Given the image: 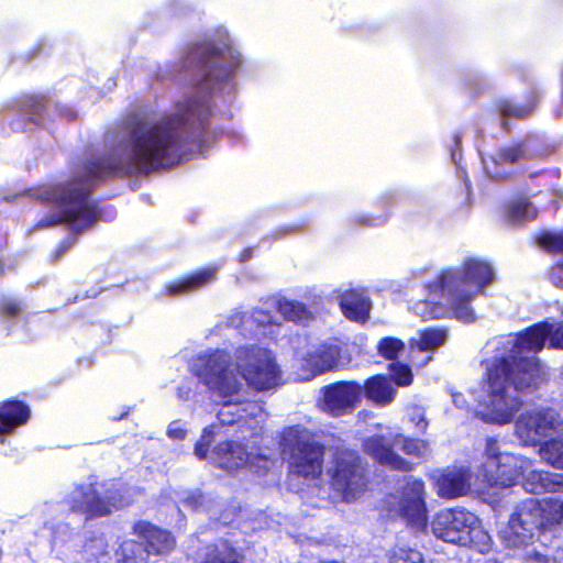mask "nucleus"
Listing matches in <instances>:
<instances>
[{"mask_svg":"<svg viewBox=\"0 0 563 563\" xmlns=\"http://www.w3.org/2000/svg\"><path fill=\"white\" fill-rule=\"evenodd\" d=\"M340 349L333 343L313 345L300 360L298 378L310 380L338 365Z\"/></svg>","mask_w":563,"mask_h":563,"instance_id":"15","label":"nucleus"},{"mask_svg":"<svg viewBox=\"0 0 563 563\" xmlns=\"http://www.w3.org/2000/svg\"><path fill=\"white\" fill-rule=\"evenodd\" d=\"M240 65L241 54L222 29L187 48L180 69L192 70V77L184 98L169 115L157 120L143 117V167H170L194 148L202 151L212 107L218 99L227 101L233 95Z\"/></svg>","mask_w":563,"mask_h":563,"instance_id":"1","label":"nucleus"},{"mask_svg":"<svg viewBox=\"0 0 563 563\" xmlns=\"http://www.w3.org/2000/svg\"><path fill=\"white\" fill-rule=\"evenodd\" d=\"M217 269L206 268L166 286L170 296H183L196 291L216 279Z\"/></svg>","mask_w":563,"mask_h":563,"instance_id":"26","label":"nucleus"},{"mask_svg":"<svg viewBox=\"0 0 563 563\" xmlns=\"http://www.w3.org/2000/svg\"><path fill=\"white\" fill-rule=\"evenodd\" d=\"M395 441L396 445H399L408 455L426 457L430 452L429 443L424 440L409 439L397 434L395 435Z\"/></svg>","mask_w":563,"mask_h":563,"instance_id":"36","label":"nucleus"},{"mask_svg":"<svg viewBox=\"0 0 563 563\" xmlns=\"http://www.w3.org/2000/svg\"><path fill=\"white\" fill-rule=\"evenodd\" d=\"M55 108L58 111L59 115L67 120H71L76 117V112L69 107L56 106Z\"/></svg>","mask_w":563,"mask_h":563,"instance_id":"49","label":"nucleus"},{"mask_svg":"<svg viewBox=\"0 0 563 563\" xmlns=\"http://www.w3.org/2000/svg\"><path fill=\"white\" fill-rule=\"evenodd\" d=\"M531 466L525 456L503 454L483 464V477L492 487H509Z\"/></svg>","mask_w":563,"mask_h":563,"instance_id":"14","label":"nucleus"},{"mask_svg":"<svg viewBox=\"0 0 563 563\" xmlns=\"http://www.w3.org/2000/svg\"><path fill=\"white\" fill-rule=\"evenodd\" d=\"M507 214L512 222L530 221L537 217V210L526 199H518L509 205Z\"/></svg>","mask_w":563,"mask_h":563,"instance_id":"35","label":"nucleus"},{"mask_svg":"<svg viewBox=\"0 0 563 563\" xmlns=\"http://www.w3.org/2000/svg\"><path fill=\"white\" fill-rule=\"evenodd\" d=\"M433 534L448 543L473 547L485 553L490 548V536L478 518L462 508L444 509L437 514L431 525Z\"/></svg>","mask_w":563,"mask_h":563,"instance_id":"7","label":"nucleus"},{"mask_svg":"<svg viewBox=\"0 0 563 563\" xmlns=\"http://www.w3.org/2000/svg\"><path fill=\"white\" fill-rule=\"evenodd\" d=\"M278 312L286 319L297 323H306L312 318V313L306 306L296 300L279 299L276 301Z\"/></svg>","mask_w":563,"mask_h":563,"instance_id":"30","label":"nucleus"},{"mask_svg":"<svg viewBox=\"0 0 563 563\" xmlns=\"http://www.w3.org/2000/svg\"><path fill=\"white\" fill-rule=\"evenodd\" d=\"M395 437L372 435L364 440L363 449L379 464L397 471H410L411 463L394 452Z\"/></svg>","mask_w":563,"mask_h":563,"instance_id":"18","label":"nucleus"},{"mask_svg":"<svg viewBox=\"0 0 563 563\" xmlns=\"http://www.w3.org/2000/svg\"><path fill=\"white\" fill-rule=\"evenodd\" d=\"M340 307L343 314L356 322H365L369 317L372 302L363 289H350L340 294Z\"/></svg>","mask_w":563,"mask_h":563,"instance_id":"22","label":"nucleus"},{"mask_svg":"<svg viewBox=\"0 0 563 563\" xmlns=\"http://www.w3.org/2000/svg\"><path fill=\"white\" fill-rule=\"evenodd\" d=\"M203 563H240L238 554L228 542L210 545L207 549Z\"/></svg>","mask_w":563,"mask_h":563,"instance_id":"34","label":"nucleus"},{"mask_svg":"<svg viewBox=\"0 0 563 563\" xmlns=\"http://www.w3.org/2000/svg\"><path fill=\"white\" fill-rule=\"evenodd\" d=\"M190 368L201 384L224 400L217 417L228 426L240 423L244 413L255 416L261 410L256 404L240 401L244 382L257 390H268L282 379L272 352L257 345L240 346L234 356L223 350L200 354Z\"/></svg>","mask_w":563,"mask_h":563,"instance_id":"4","label":"nucleus"},{"mask_svg":"<svg viewBox=\"0 0 563 563\" xmlns=\"http://www.w3.org/2000/svg\"><path fill=\"white\" fill-rule=\"evenodd\" d=\"M540 456L555 468H563V432L545 441L539 450Z\"/></svg>","mask_w":563,"mask_h":563,"instance_id":"31","label":"nucleus"},{"mask_svg":"<svg viewBox=\"0 0 563 563\" xmlns=\"http://www.w3.org/2000/svg\"><path fill=\"white\" fill-rule=\"evenodd\" d=\"M550 340V346L563 350V323H537L517 334L493 338L484 346L482 364L486 371V422L508 423L522 406L520 394L537 388L544 369L536 356Z\"/></svg>","mask_w":563,"mask_h":563,"instance_id":"3","label":"nucleus"},{"mask_svg":"<svg viewBox=\"0 0 563 563\" xmlns=\"http://www.w3.org/2000/svg\"><path fill=\"white\" fill-rule=\"evenodd\" d=\"M191 395V389L188 386H179L177 388V396L179 399L188 400Z\"/></svg>","mask_w":563,"mask_h":563,"instance_id":"53","label":"nucleus"},{"mask_svg":"<svg viewBox=\"0 0 563 563\" xmlns=\"http://www.w3.org/2000/svg\"><path fill=\"white\" fill-rule=\"evenodd\" d=\"M538 100L539 92L536 90L531 91L528 104H518L507 99L499 100L497 103V110L504 129L508 130V121L510 119H525L529 117L536 109Z\"/></svg>","mask_w":563,"mask_h":563,"instance_id":"27","label":"nucleus"},{"mask_svg":"<svg viewBox=\"0 0 563 563\" xmlns=\"http://www.w3.org/2000/svg\"><path fill=\"white\" fill-rule=\"evenodd\" d=\"M563 521V501L558 499L527 498L510 514L508 523L499 536L508 548L528 544L539 530H551Z\"/></svg>","mask_w":563,"mask_h":563,"instance_id":"6","label":"nucleus"},{"mask_svg":"<svg viewBox=\"0 0 563 563\" xmlns=\"http://www.w3.org/2000/svg\"><path fill=\"white\" fill-rule=\"evenodd\" d=\"M394 382L398 386H409L412 383V373L409 366L400 363L389 365Z\"/></svg>","mask_w":563,"mask_h":563,"instance_id":"40","label":"nucleus"},{"mask_svg":"<svg viewBox=\"0 0 563 563\" xmlns=\"http://www.w3.org/2000/svg\"><path fill=\"white\" fill-rule=\"evenodd\" d=\"M133 492L118 483L110 485L89 482L77 485L68 497V504L73 511L87 517H101L130 505L133 500Z\"/></svg>","mask_w":563,"mask_h":563,"instance_id":"8","label":"nucleus"},{"mask_svg":"<svg viewBox=\"0 0 563 563\" xmlns=\"http://www.w3.org/2000/svg\"><path fill=\"white\" fill-rule=\"evenodd\" d=\"M106 548V543L102 538H95L86 542L85 552L91 556H98V554H103Z\"/></svg>","mask_w":563,"mask_h":563,"instance_id":"44","label":"nucleus"},{"mask_svg":"<svg viewBox=\"0 0 563 563\" xmlns=\"http://www.w3.org/2000/svg\"><path fill=\"white\" fill-rule=\"evenodd\" d=\"M390 563H423V559L415 549L398 547L393 551Z\"/></svg>","mask_w":563,"mask_h":563,"instance_id":"39","label":"nucleus"},{"mask_svg":"<svg viewBox=\"0 0 563 563\" xmlns=\"http://www.w3.org/2000/svg\"><path fill=\"white\" fill-rule=\"evenodd\" d=\"M363 388L366 397L380 406L390 404L396 394L391 380L382 375L368 378Z\"/></svg>","mask_w":563,"mask_h":563,"instance_id":"28","label":"nucleus"},{"mask_svg":"<svg viewBox=\"0 0 563 563\" xmlns=\"http://www.w3.org/2000/svg\"><path fill=\"white\" fill-rule=\"evenodd\" d=\"M556 117H561L562 115V111L561 110H558L556 113H555Z\"/></svg>","mask_w":563,"mask_h":563,"instance_id":"58","label":"nucleus"},{"mask_svg":"<svg viewBox=\"0 0 563 563\" xmlns=\"http://www.w3.org/2000/svg\"><path fill=\"white\" fill-rule=\"evenodd\" d=\"M494 279L492 266L470 258L461 268L448 269L426 285L428 299L417 301L412 310L424 320L443 318L449 313L465 323L476 320L471 302Z\"/></svg>","mask_w":563,"mask_h":563,"instance_id":"5","label":"nucleus"},{"mask_svg":"<svg viewBox=\"0 0 563 563\" xmlns=\"http://www.w3.org/2000/svg\"><path fill=\"white\" fill-rule=\"evenodd\" d=\"M499 451L498 442L495 439H487L485 446V455L487 457L486 462L490 460H499L500 455H503Z\"/></svg>","mask_w":563,"mask_h":563,"instance_id":"45","label":"nucleus"},{"mask_svg":"<svg viewBox=\"0 0 563 563\" xmlns=\"http://www.w3.org/2000/svg\"><path fill=\"white\" fill-rule=\"evenodd\" d=\"M539 245L549 252L562 254V258L553 269V277L563 283V232L542 234L539 238Z\"/></svg>","mask_w":563,"mask_h":563,"instance_id":"33","label":"nucleus"},{"mask_svg":"<svg viewBox=\"0 0 563 563\" xmlns=\"http://www.w3.org/2000/svg\"><path fill=\"white\" fill-rule=\"evenodd\" d=\"M76 242L73 235L67 236L57 247L53 254V261H58Z\"/></svg>","mask_w":563,"mask_h":563,"instance_id":"47","label":"nucleus"},{"mask_svg":"<svg viewBox=\"0 0 563 563\" xmlns=\"http://www.w3.org/2000/svg\"><path fill=\"white\" fill-rule=\"evenodd\" d=\"M533 563H563V549H558L552 558L536 553Z\"/></svg>","mask_w":563,"mask_h":563,"instance_id":"46","label":"nucleus"},{"mask_svg":"<svg viewBox=\"0 0 563 563\" xmlns=\"http://www.w3.org/2000/svg\"><path fill=\"white\" fill-rule=\"evenodd\" d=\"M30 419V408L18 400L0 405V437L12 433Z\"/></svg>","mask_w":563,"mask_h":563,"instance_id":"24","label":"nucleus"},{"mask_svg":"<svg viewBox=\"0 0 563 563\" xmlns=\"http://www.w3.org/2000/svg\"><path fill=\"white\" fill-rule=\"evenodd\" d=\"M334 488L341 492L346 500L355 498L364 490L367 478L365 464L356 452L339 450L335 454V467L332 475Z\"/></svg>","mask_w":563,"mask_h":563,"instance_id":"13","label":"nucleus"},{"mask_svg":"<svg viewBox=\"0 0 563 563\" xmlns=\"http://www.w3.org/2000/svg\"><path fill=\"white\" fill-rule=\"evenodd\" d=\"M175 540L170 532L152 525H143V550L147 554L163 555L173 550Z\"/></svg>","mask_w":563,"mask_h":563,"instance_id":"25","label":"nucleus"},{"mask_svg":"<svg viewBox=\"0 0 563 563\" xmlns=\"http://www.w3.org/2000/svg\"><path fill=\"white\" fill-rule=\"evenodd\" d=\"M424 495V483L421 479L409 476L401 486L399 496L393 497L390 511L401 517L417 530L424 529L428 521Z\"/></svg>","mask_w":563,"mask_h":563,"instance_id":"12","label":"nucleus"},{"mask_svg":"<svg viewBox=\"0 0 563 563\" xmlns=\"http://www.w3.org/2000/svg\"><path fill=\"white\" fill-rule=\"evenodd\" d=\"M48 111L46 101L42 98H27L16 109L10 110L4 118L14 131H23L27 125L45 126V115Z\"/></svg>","mask_w":563,"mask_h":563,"instance_id":"20","label":"nucleus"},{"mask_svg":"<svg viewBox=\"0 0 563 563\" xmlns=\"http://www.w3.org/2000/svg\"><path fill=\"white\" fill-rule=\"evenodd\" d=\"M453 141H454V147L451 150V158L453 161L454 164H457V159H459V147H460V144H461V136L459 134H455L454 137H453Z\"/></svg>","mask_w":563,"mask_h":563,"instance_id":"50","label":"nucleus"},{"mask_svg":"<svg viewBox=\"0 0 563 563\" xmlns=\"http://www.w3.org/2000/svg\"><path fill=\"white\" fill-rule=\"evenodd\" d=\"M563 432V420L550 407H534L522 412L515 423V433L523 445L543 444Z\"/></svg>","mask_w":563,"mask_h":563,"instance_id":"10","label":"nucleus"},{"mask_svg":"<svg viewBox=\"0 0 563 563\" xmlns=\"http://www.w3.org/2000/svg\"><path fill=\"white\" fill-rule=\"evenodd\" d=\"M522 487L530 494L563 493V474L537 471L532 465L521 474Z\"/></svg>","mask_w":563,"mask_h":563,"instance_id":"21","label":"nucleus"},{"mask_svg":"<svg viewBox=\"0 0 563 563\" xmlns=\"http://www.w3.org/2000/svg\"><path fill=\"white\" fill-rule=\"evenodd\" d=\"M386 220V217L382 218V217H378V218H367L363 221V224H366V225H371V227H377V225H380L385 222Z\"/></svg>","mask_w":563,"mask_h":563,"instance_id":"54","label":"nucleus"},{"mask_svg":"<svg viewBox=\"0 0 563 563\" xmlns=\"http://www.w3.org/2000/svg\"><path fill=\"white\" fill-rule=\"evenodd\" d=\"M141 544L129 540L124 541L117 551L118 563H140Z\"/></svg>","mask_w":563,"mask_h":563,"instance_id":"37","label":"nucleus"},{"mask_svg":"<svg viewBox=\"0 0 563 563\" xmlns=\"http://www.w3.org/2000/svg\"><path fill=\"white\" fill-rule=\"evenodd\" d=\"M180 500L185 507L195 511L211 512L217 506V500L213 496L198 489L185 492Z\"/></svg>","mask_w":563,"mask_h":563,"instance_id":"32","label":"nucleus"},{"mask_svg":"<svg viewBox=\"0 0 563 563\" xmlns=\"http://www.w3.org/2000/svg\"><path fill=\"white\" fill-rule=\"evenodd\" d=\"M252 252H253V251H252V249H246V250L242 253L240 261H241L242 263L247 262V261L252 257Z\"/></svg>","mask_w":563,"mask_h":563,"instance_id":"55","label":"nucleus"},{"mask_svg":"<svg viewBox=\"0 0 563 563\" xmlns=\"http://www.w3.org/2000/svg\"><path fill=\"white\" fill-rule=\"evenodd\" d=\"M454 405L457 408H466L467 407V400L465 399L464 395L461 393L453 391L451 394Z\"/></svg>","mask_w":563,"mask_h":563,"instance_id":"51","label":"nucleus"},{"mask_svg":"<svg viewBox=\"0 0 563 563\" xmlns=\"http://www.w3.org/2000/svg\"><path fill=\"white\" fill-rule=\"evenodd\" d=\"M21 306L19 302L14 300L4 301L1 308V318L3 322H9L10 320H20Z\"/></svg>","mask_w":563,"mask_h":563,"instance_id":"41","label":"nucleus"},{"mask_svg":"<svg viewBox=\"0 0 563 563\" xmlns=\"http://www.w3.org/2000/svg\"><path fill=\"white\" fill-rule=\"evenodd\" d=\"M103 153L90 150L73 167L69 180L58 185H43L26 195L49 208L34 230L66 224L71 232L81 233L97 220L98 210L90 199L93 186L120 173L128 176L141 172V113L129 112L104 139Z\"/></svg>","mask_w":563,"mask_h":563,"instance_id":"2","label":"nucleus"},{"mask_svg":"<svg viewBox=\"0 0 563 563\" xmlns=\"http://www.w3.org/2000/svg\"><path fill=\"white\" fill-rule=\"evenodd\" d=\"M187 430L185 424L180 420H175L169 423L167 429V435L173 440H184L186 438Z\"/></svg>","mask_w":563,"mask_h":563,"instance_id":"43","label":"nucleus"},{"mask_svg":"<svg viewBox=\"0 0 563 563\" xmlns=\"http://www.w3.org/2000/svg\"><path fill=\"white\" fill-rule=\"evenodd\" d=\"M129 415V409H124L119 416H112V420L124 419Z\"/></svg>","mask_w":563,"mask_h":563,"instance_id":"56","label":"nucleus"},{"mask_svg":"<svg viewBox=\"0 0 563 563\" xmlns=\"http://www.w3.org/2000/svg\"><path fill=\"white\" fill-rule=\"evenodd\" d=\"M279 445L283 454L289 457L294 473L306 478H316L321 474L323 445L307 428L292 426L285 429Z\"/></svg>","mask_w":563,"mask_h":563,"instance_id":"9","label":"nucleus"},{"mask_svg":"<svg viewBox=\"0 0 563 563\" xmlns=\"http://www.w3.org/2000/svg\"><path fill=\"white\" fill-rule=\"evenodd\" d=\"M208 448L209 446H206L205 445V442H200L198 441L195 445V455L200 459V460H203L206 459L207 456V452H208Z\"/></svg>","mask_w":563,"mask_h":563,"instance_id":"52","label":"nucleus"},{"mask_svg":"<svg viewBox=\"0 0 563 563\" xmlns=\"http://www.w3.org/2000/svg\"><path fill=\"white\" fill-rule=\"evenodd\" d=\"M448 339V331L444 328H429L419 333L418 339L411 340V347L419 352L435 351L442 346Z\"/></svg>","mask_w":563,"mask_h":563,"instance_id":"29","label":"nucleus"},{"mask_svg":"<svg viewBox=\"0 0 563 563\" xmlns=\"http://www.w3.org/2000/svg\"><path fill=\"white\" fill-rule=\"evenodd\" d=\"M363 387L354 382H339L324 387L322 409L332 416L352 411L361 399Z\"/></svg>","mask_w":563,"mask_h":563,"instance_id":"16","label":"nucleus"},{"mask_svg":"<svg viewBox=\"0 0 563 563\" xmlns=\"http://www.w3.org/2000/svg\"><path fill=\"white\" fill-rule=\"evenodd\" d=\"M214 454L221 468L235 471L245 466L251 457L242 443L225 441L214 448Z\"/></svg>","mask_w":563,"mask_h":563,"instance_id":"23","label":"nucleus"},{"mask_svg":"<svg viewBox=\"0 0 563 563\" xmlns=\"http://www.w3.org/2000/svg\"><path fill=\"white\" fill-rule=\"evenodd\" d=\"M409 419L411 422H413L417 427V429L424 433L428 428V421L426 419V411L424 408L420 406H412L409 409Z\"/></svg>","mask_w":563,"mask_h":563,"instance_id":"42","label":"nucleus"},{"mask_svg":"<svg viewBox=\"0 0 563 563\" xmlns=\"http://www.w3.org/2000/svg\"><path fill=\"white\" fill-rule=\"evenodd\" d=\"M473 473L467 467H453L434 476L437 495L445 499L465 496L471 490Z\"/></svg>","mask_w":563,"mask_h":563,"instance_id":"19","label":"nucleus"},{"mask_svg":"<svg viewBox=\"0 0 563 563\" xmlns=\"http://www.w3.org/2000/svg\"><path fill=\"white\" fill-rule=\"evenodd\" d=\"M549 145L539 135H529L522 142L500 147L494 155L484 159V168L494 179L510 175V165L522 159L544 157L550 154Z\"/></svg>","mask_w":563,"mask_h":563,"instance_id":"11","label":"nucleus"},{"mask_svg":"<svg viewBox=\"0 0 563 563\" xmlns=\"http://www.w3.org/2000/svg\"><path fill=\"white\" fill-rule=\"evenodd\" d=\"M405 349L401 340L396 338H384L378 343V352L388 360H395Z\"/></svg>","mask_w":563,"mask_h":563,"instance_id":"38","label":"nucleus"},{"mask_svg":"<svg viewBox=\"0 0 563 563\" xmlns=\"http://www.w3.org/2000/svg\"><path fill=\"white\" fill-rule=\"evenodd\" d=\"M297 228L290 227L283 230V235L287 234L288 232H295Z\"/></svg>","mask_w":563,"mask_h":563,"instance_id":"57","label":"nucleus"},{"mask_svg":"<svg viewBox=\"0 0 563 563\" xmlns=\"http://www.w3.org/2000/svg\"><path fill=\"white\" fill-rule=\"evenodd\" d=\"M228 325L240 329L244 336H267L278 327L269 311L256 309L251 313L234 311L228 317Z\"/></svg>","mask_w":563,"mask_h":563,"instance_id":"17","label":"nucleus"},{"mask_svg":"<svg viewBox=\"0 0 563 563\" xmlns=\"http://www.w3.org/2000/svg\"><path fill=\"white\" fill-rule=\"evenodd\" d=\"M214 429H216V426H213V424L203 429V432H202L199 441L205 442L206 446H210V444L213 442V437L216 433Z\"/></svg>","mask_w":563,"mask_h":563,"instance_id":"48","label":"nucleus"}]
</instances>
